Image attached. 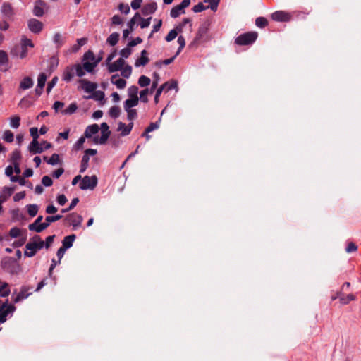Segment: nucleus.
<instances>
[{
	"label": "nucleus",
	"instance_id": "nucleus-1",
	"mask_svg": "<svg viewBox=\"0 0 361 361\" xmlns=\"http://www.w3.org/2000/svg\"><path fill=\"white\" fill-rule=\"evenodd\" d=\"M102 59V56L96 58L93 51L90 50L86 51L82 58V63L75 64L76 75L81 78L85 75L86 72L94 74L95 68Z\"/></svg>",
	"mask_w": 361,
	"mask_h": 361
},
{
	"label": "nucleus",
	"instance_id": "nucleus-2",
	"mask_svg": "<svg viewBox=\"0 0 361 361\" xmlns=\"http://www.w3.org/2000/svg\"><path fill=\"white\" fill-rule=\"evenodd\" d=\"M33 48L34 44L30 39L26 38L25 37H23L21 38L20 44L16 45L11 50V55L14 57H18L20 59H24L27 55V48Z\"/></svg>",
	"mask_w": 361,
	"mask_h": 361
},
{
	"label": "nucleus",
	"instance_id": "nucleus-3",
	"mask_svg": "<svg viewBox=\"0 0 361 361\" xmlns=\"http://www.w3.org/2000/svg\"><path fill=\"white\" fill-rule=\"evenodd\" d=\"M44 246V242L39 236H35L32 242L25 245L24 255L26 257H33L37 250H41Z\"/></svg>",
	"mask_w": 361,
	"mask_h": 361
},
{
	"label": "nucleus",
	"instance_id": "nucleus-4",
	"mask_svg": "<svg viewBox=\"0 0 361 361\" xmlns=\"http://www.w3.org/2000/svg\"><path fill=\"white\" fill-rule=\"evenodd\" d=\"M258 34L257 32H248L240 35L235 39V43L238 45L244 46L252 44L257 39Z\"/></svg>",
	"mask_w": 361,
	"mask_h": 361
},
{
	"label": "nucleus",
	"instance_id": "nucleus-5",
	"mask_svg": "<svg viewBox=\"0 0 361 361\" xmlns=\"http://www.w3.org/2000/svg\"><path fill=\"white\" fill-rule=\"evenodd\" d=\"M16 307L12 304L8 303V300L3 304L0 305V322L4 323L6 321L7 317L11 316L16 311Z\"/></svg>",
	"mask_w": 361,
	"mask_h": 361
},
{
	"label": "nucleus",
	"instance_id": "nucleus-6",
	"mask_svg": "<svg viewBox=\"0 0 361 361\" xmlns=\"http://www.w3.org/2000/svg\"><path fill=\"white\" fill-rule=\"evenodd\" d=\"M97 184V178L95 176H85L81 180L80 188L82 190L93 189Z\"/></svg>",
	"mask_w": 361,
	"mask_h": 361
},
{
	"label": "nucleus",
	"instance_id": "nucleus-7",
	"mask_svg": "<svg viewBox=\"0 0 361 361\" xmlns=\"http://www.w3.org/2000/svg\"><path fill=\"white\" fill-rule=\"evenodd\" d=\"M43 219L42 216H39L34 223L30 224L28 226V228L30 231H35L37 233H40L43 231L44 229H46L48 227V223L44 222L42 223V221Z\"/></svg>",
	"mask_w": 361,
	"mask_h": 361
},
{
	"label": "nucleus",
	"instance_id": "nucleus-8",
	"mask_svg": "<svg viewBox=\"0 0 361 361\" xmlns=\"http://www.w3.org/2000/svg\"><path fill=\"white\" fill-rule=\"evenodd\" d=\"M271 18L278 22H287L291 19V15L283 11H278L271 14Z\"/></svg>",
	"mask_w": 361,
	"mask_h": 361
},
{
	"label": "nucleus",
	"instance_id": "nucleus-9",
	"mask_svg": "<svg viewBox=\"0 0 361 361\" xmlns=\"http://www.w3.org/2000/svg\"><path fill=\"white\" fill-rule=\"evenodd\" d=\"M66 220L75 229L81 226L83 219L82 216L76 213H72L66 216Z\"/></svg>",
	"mask_w": 361,
	"mask_h": 361
},
{
	"label": "nucleus",
	"instance_id": "nucleus-10",
	"mask_svg": "<svg viewBox=\"0 0 361 361\" xmlns=\"http://www.w3.org/2000/svg\"><path fill=\"white\" fill-rule=\"evenodd\" d=\"M27 26L32 32L39 33L42 30L44 25L41 21L32 18L28 20Z\"/></svg>",
	"mask_w": 361,
	"mask_h": 361
},
{
	"label": "nucleus",
	"instance_id": "nucleus-11",
	"mask_svg": "<svg viewBox=\"0 0 361 361\" xmlns=\"http://www.w3.org/2000/svg\"><path fill=\"white\" fill-rule=\"evenodd\" d=\"M47 75L44 73H40L37 78V85L35 90V92L37 95L40 96L43 92L46 81Z\"/></svg>",
	"mask_w": 361,
	"mask_h": 361
},
{
	"label": "nucleus",
	"instance_id": "nucleus-12",
	"mask_svg": "<svg viewBox=\"0 0 361 361\" xmlns=\"http://www.w3.org/2000/svg\"><path fill=\"white\" fill-rule=\"evenodd\" d=\"M1 13L5 20H10L14 15V11L11 4L5 2L1 8Z\"/></svg>",
	"mask_w": 361,
	"mask_h": 361
},
{
	"label": "nucleus",
	"instance_id": "nucleus-13",
	"mask_svg": "<svg viewBox=\"0 0 361 361\" xmlns=\"http://www.w3.org/2000/svg\"><path fill=\"white\" fill-rule=\"evenodd\" d=\"M79 83L81 85V88L87 93H91L95 91L97 88V83L90 82L89 80L81 79L79 80Z\"/></svg>",
	"mask_w": 361,
	"mask_h": 361
},
{
	"label": "nucleus",
	"instance_id": "nucleus-14",
	"mask_svg": "<svg viewBox=\"0 0 361 361\" xmlns=\"http://www.w3.org/2000/svg\"><path fill=\"white\" fill-rule=\"evenodd\" d=\"M125 60L123 58H119L115 62L111 63L106 66L110 73H114L120 71L125 66Z\"/></svg>",
	"mask_w": 361,
	"mask_h": 361
},
{
	"label": "nucleus",
	"instance_id": "nucleus-15",
	"mask_svg": "<svg viewBox=\"0 0 361 361\" xmlns=\"http://www.w3.org/2000/svg\"><path fill=\"white\" fill-rule=\"evenodd\" d=\"M33 79L30 76L24 77L19 82L18 91H24L32 87Z\"/></svg>",
	"mask_w": 361,
	"mask_h": 361
},
{
	"label": "nucleus",
	"instance_id": "nucleus-16",
	"mask_svg": "<svg viewBox=\"0 0 361 361\" xmlns=\"http://www.w3.org/2000/svg\"><path fill=\"white\" fill-rule=\"evenodd\" d=\"M74 72L76 73L75 64L66 67L63 73V80L67 82H71L74 77Z\"/></svg>",
	"mask_w": 361,
	"mask_h": 361
},
{
	"label": "nucleus",
	"instance_id": "nucleus-17",
	"mask_svg": "<svg viewBox=\"0 0 361 361\" xmlns=\"http://www.w3.org/2000/svg\"><path fill=\"white\" fill-rule=\"evenodd\" d=\"M30 288L27 286H23L20 288L19 293L13 298V302L18 303L21 300L26 299L29 295L32 294V293H29Z\"/></svg>",
	"mask_w": 361,
	"mask_h": 361
},
{
	"label": "nucleus",
	"instance_id": "nucleus-18",
	"mask_svg": "<svg viewBox=\"0 0 361 361\" xmlns=\"http://www.w3.org/2000/svg\"><path fill=\"white\" fill-rule=\"evenodd\" d=\"M46 6V3L42 0H37L35 1V6L33 8V13L35 16L41 17L44 15V7Z\"/></svg>",
	"mask_w": 361,
	"mask_h": 361
},
{
	"label": "nucleus",
	"instance_id": "nucleus-19",
	"mask_svg": "<svg viewBox=\"0 0 361 361\" xmlns=\"http://www.w3.org/2000/svg\"><path fill=\"white\" fill-rule=\"evenodd\" d=\"M28 149L32 154H40L44 151L43 147L40 146L38 140H32L28 146Z\"/></svg>",
	"mask_w": 361,
	"mask_h": 361
},
{
	"label": "nucleus",
	"instance_id": "nucleus-20",
	"mask_svg": "<svg viewBox=\"0 0 361 361\" xmlns=\"http://www.w3.org/2000/svg\"><path fill=\"white\" fill-rule=\"evenodd\" d=\"M133 127V122H130L128 125H126L125 123H123L122 122H119L118 126V130L121 132V134L123 136H126V135H128L130 133Z\"/></svg>",
	"mask_w": 361,
	"mask_h": 361
},
{
	"label": "nucleus",
	"instance_id": "nucleus-21",
	"mask_svg": "<svg viewBox=\"0 0 361 361\" xmlns=\"http://www.w3.org/2000/svg\"><path fill=\"white\" fill-rule=\"evenodd\" d=\"M157 8V4L155 2H151L145 4L142 8V13L144 16H148L154 13Z\"/></svg>",
	"mask_w": 361,
	"mask_h": 361
},
{
	"label": "nucleus",
	"instance_id": "nucleus-22",
	"mask_svg": "<svg viewBox=\"0 0 361 361\" xmlns=\"http://www.w3.org/2000/svg\"><path fill=\"white\" fill-rule=\"evenodd\" d=\"M111 82L118 89H123L126 86V81L124 79L120 78L117 74L111 76Z\"/></svg>",
	"mask_w": 361,
	"mask_h": 361
},
{
	"label": "nucleus",
	"instance_id": "nucleus-23",
	"mask_svg": "<svg viewBox=\"0 0 361 361\" xmlns=\"http://www.w3.org/2000/svg\"><path fill=\"white\" fill-rule=\"evenodd\" d=\"M149 58L147 57V52L146 50L141 51V56L138 58L135 63L136 67L144 66L149 62Z\"/></svg>",
	"mask_w": 361,
	"mask_h": 361
},
{
	"label": "nucleus",
	"instance_id": "nucleus-24",
	"mask_svg": "<svg viewBox=\"0 0 361 361\" xmlns=\"http://www.w3.org/2000/svg\"><path fill=\"white\" fill-rule=\"evenodd\" d=\"M14 190L13 188L4 187L0 194V202H5Z\"/></svg>",
	"mask_w": 361,
	"mask_h": 361
},
{
	"label": "nucleus",
	"instance_id": "nucleus-25",
	"mask_svg": "<svg viewBox=\"0 0 361 361\" xmlns=\"http://www.w3.org/2000/svg\"><path fill=\"white\" fill-rule=\"evenodd\" d=\"M182 32V25H178L176 28L170 30V32L168 33V35L166 36V41L171 42L177 36L179 32Z\"/></svg>",
	"mask_w": 361,
	"mask_h": 361
},
{
	"label": "nucleus",
	"instance_id": "nucleus-26",
	"mask_svg": "<svg viewBox=\"0 0 361 361\" xmlns=\"http://www.w3.org/2000/svg\"><path fill=\"white\" fill-rule=\"evenodd\" d=\"M99 130L97 124H92L87 127L85 131V136L87 138L91 137L93 135L98 133Z\"/></svg>",
	"mask_w": 361,
	"mask_h": 361
},
{
	"label": "nucleus",
	"instance_id": "nucleus-27",
	"mask_svg": "<svg viewBox=\"0 0 361 361\" xmlns=\"http://www.w3.org/2000/svg\"><path fill=\"white\" fill-rule=\"evenodd\" d=\"M139 103V99L135 98H129L126 99L123 103L124 110H128L129 109H133Z\"/></svg>",
	"mask_w": 361,
	"mask_h": 361
},
{
	"label": "nucleus",
	"instance_id": "nucleus-28",
	"mask_svg": "<svg viewBox=\"0 0 361 361\" xmlns=\"http://www.w3.org/2000/svg\"><path fill=\"white\" fill-rule=\"evenodd\" d=\"M54 43L56 48H60L65 42V37L59 32L55 33L53 37Z\"/></svg>",
	"mask_w": 361,
	"mask_h": 361
},
{
	"label": "nucleus",
	"instance_id": "nucleus-29",
	"mask_svg": "<svg viewBox=\"0 0 361 361\" xmlns=\"http://www.w3.org/2000/svg\"><path fill=\"white\" fill-rule=\"evenodd\" d=\"M75 238V235H71L66 236L63 240L62 247L65 250L70 248L71 247H72Z\"/></svg>",
	"mask_w": 361,
	"mask_h": 361
},
{
	"label": "nucleus",
	"instance_id": "nucleus-30",
	"mask_svg": "<svg viewBox=\"0 0 361 361\" xmlns=\"http://www.w3.org/2000/svg\"><path fill=\"white\" fill-rule=\"evenodd\" d=\"M11 293L8 284L7 283H1L0 281V296H8Z\"/></svg>",
	"mask_w": 361,
	"mask_h": 361
},
{
	"label": "nucleus",
	"instance_id": "nucleus-31",
	"mask_svg": "<svg viewBox=\"0 0 361 361\" xmlns=\"http://www.w3.org/2000/svg\"><path fill=\"white\" fill-rule=\"evenodd\" d=\"M109 135H110V133L102 132V135L99 137H95L94 138V142L97 144H100V145L105 144L106 142L107 141Z\"/></svg>",
	"mask_w": 361,
	"mask_h": 361
},
{
	"label": "nucleus",
	"instance_id": "nucleus-32",
	"mask_svg": "<svg viewBox=\"0 0 361 361\" xmlns=\"http://www.w3.org/2000/svg\"><path fill=\"white\" fill-rule=\"evenodd\" d=\"M119 34L118 32H114L109 35L106 39V42L111 46L116 45L119 39Z\"/></svg>",
	"mask_w": 361,
	"mask_h": 361
},
{
	"label": "nucleus",
	"instance_id": "nucleus-33",
	"mask_svg": "<svg viewBox=\"0 0 361 361\" xmlns=\"http://www.w3.org/2000/svg\"><path fill=\"white\" fill-rule=\"evenodd\" d=\"M10 126L16 129L20 125V117L19 116H13L9 118Z\"/></svg>",
	"mask_w": 361,
	"mask_h": 361
},
{
	"label": "nucleus",
	"instance_id": "nucleus-34",
	"mask_svg": "<svg viewBox=\"0 0 361 361\" xmlns=\"http://www.w3.org/2000/svg\"><path fill=\"white\" fill-rule=\"evenodd\" d=\"M21 159V154L20 150L16 149L14 150L11 155L10 161L12 164L16 163H20Z\"/></svg>",
	"mask_w": 361,
	"mask_h": 361
},
{
	"label": "nucleus",
	"instance_id": "nucleus-35",
	"mask_svg": "<svg viewBox=\"0 0 361 361\" xmlns=\"http://www.w3.org/2000/svg\"><path fill=\"white\" fill-rule=\"evenodd\" d=\"M138 87L135 85H132L128 89V96L129 98L139 99L138 96Z\"/></svg>",
	"mask_w": 361,
	"mask_h": 361
},
{
	"label": "nucleus",
	"instance_id": "nucleus-36",
	"mask_svg": "<svg viewBox=\"0 0 361 361\" xmlns=\"http://www.w3.org/2000/svg\"><path fill=\"white\" fill-rule=\"evenodd\" d=\"M90 157L87 154H85L82 158L81 165H80V173H83L86 171L88 167Z\"/></svg>",
	"mask_w": 361,
	"mask_h": 361
},
{
	"label": "nucleus",
	"instance_id": "nucleus-37",
	"mask_svg": "<svg viewBox=\"0 0 361 361\" xmlns=\"http://www.w3.org/2000/svg\"><path fill=\"white\" fill-rule=\"evenodd\" d=\"M121 113V109L118 106H114L110 108L109 111V116L113 118H116L119 116Z\"/></svg>",
	"mask_w": 361,
	"mask_h": 361
},
{
	"label": "nucleus",
	"instance_id": "nucleus-38",
	"mask_svg": "<svg viewBox=\"0 0 361 361\" xmlns=\"http://www.w3.org/2000/svg\"><path fill=\"white\" fill-rule=\"evenodd\" d=\"M120 71L123 77L128 78L132 73V67L129 65H125Z\"/></svg>",
	"mask_w": 361,
	"mask_h": 361
},
{
	"label": "nucleus",
	"instance_id": "nucleus-39",
	"mask_svg": "<svg viewBox=\"0 0 361 361\" xmlns=\"http://www.w3.org/2000/svg\"><path fill=\"white\" fill-rule=\"evenodd\" d=\"M3 139L7 142H12L14 140V135L10 130H6L4 132Z\"/></svg>",
	"mask_w": 361,
	"mask_h": 361
},
{
	"label": "nucleus",
	"instance_id": "nucleus-40",
	"mask_svg": "<svg viewBox=\"0 0 361 361\" xmlns=\"http://www.w3.org/2000/svg\"><path fill=\"white\" fill-rule=\"evenodd\" d=\"M27 208L29 215L32 217L36 216L39 210V207L37 204H28Z\"/></svg>",
	"mask_w": 361,
	"mask_h": 361
},
{
	"label": "nucleus",
	"instance_id": "nucleus-41",
	"mask_svg": "<svg viewBox=\"0 0 361 361\" xmlns=\"http://www.w3.org/2000/svg\"><path fill=\"white\" fill-rule=\"evenodd\" d=\"M78 109V106L75 103H71L66 109H64L62 113L63 114H72L76 111Z\"/></svg>",
	"mask_w": 361,
	"mask_h": 361
},
{
	"label": "nucleus",
	"instance_id": "nucleus-42",
	"mask_svg": "<svg viewBox=\"0 0 361 361\" xmlns=\"http://www.w3.org/2000/svg\"><path fill=\"white\" fill-rule=\"evenodd\" d=\"M127 113V118L128 121H132L137 117V110L135 109H129L128 110H125Z\"/></svg>",
	"mask_w": 361,
	"mask_h": 361
},
{
	"label": "nucleus",
	"instance_id": "nucleus-43",
	"mask_svg": "<svg viewBox=\"0 0 361 361\" xmlns=\"http://www.w3.org/2000/svg\"><path fill=\"white\" fill-rule=\"evenodd\" d=\"M150 78L145 75H141L138 80V84L140 87H147L150 84Z\"/></svg>",
	"mask_w": 361,
	"mask_h": 361
},
{
	"label": "nucleus",
	"instance_id": "nucleus-44",
	"mask_svg": "<svg viewBox=\"0 0 361 361\" xmlns=\"http://www.w3.org/2000/svg\"><path fill=\"white\" fill-rule=\"evenodd\" d=\"M185 11L182 10L180 7L178 5L175 7H173L171 11V16L172 18H177L178 16H180L181 13H184Z\"/></svg>",
	"mask_w": 361,
	"mask_h": 361
},
{
	"label": "nucleus",
	"instance_id": "nucleus-45",
	"mask_svg": "<svg viewBox=\"0 0 361 361\" xmlns=\"http://www.w3.org/2000/svg\"><path fill=\"white\" fill-rule=\"evenodd\" d=\"M255 25L258 27L263 28L268 25V21L264 17H259L255 20Z\"/></svg>",
	"mask_w": 361,
	"mask_h": 361
},
{
	"label": "nucleus",
	"instance_id": "nucleus-46",
	"mask_svg": "<svg viewBox=\"0 0 361 361\" xmlns=\"http://www.w3.org/2000/svg\"><path fill=\"white\" fill-rule=\"evenodd\" d=\"M87 98H92L97 101H102L104 99V93L102 91H97L94 92L92 95L89 96Z\"/></svg>",
	"mask_w": 361,
	"mask_h": 361
},
{
	"label": "nucleus",
	"instance_id": "nucleus-47",
	"mask_svg": "<svg viewBox=\"0 0 361 361\" xmlns=\"http://www.w3.org/2000/svg\"><path fill=\"white\" fill-rule=\"evenodd\" d=\"M159 122L151 123L149 126L145 129V132L142 133V135H145L159 128Z\"/></svg>",
	"mask_w": 361,
	"mask_h": 361
},
{
	"label": "nucleus",
	"instance_id": "nucleus-48",
	"mask_svg": "<svg viewBox=\"0 0 361 361\" xmlns=\"http://www.w3.org/2000/svg\"><path fill=\"white\" fill-rule=\"evenodd\" d=\"M168 85V82H165L161 85L157 90L154 97L155 103L159 102V97L161 95V92L165 90L166 87Z\"/></svg>",
	"mask_w": 361,
	"mask_h": 361
},
{
	"label": "nucleus",
	"instance_id": "nucleus-49",
	"mask_svg": "<svg viewBox=\"0 0 361 361\" xmlns=\"http://www.w3.org/2000/svg\"><path fill=\"white\" fill-rule=\"evenodd\" d=\"M220 0H204L205 3H208L209 5L207 7L210 8L212 11H216Z\"/></svg>",
	"mask_w": 361,
	"mask_h": 361
},
{
	"label": "nucleus",
	"instance_id": "nucleus-50",
	"mask_svg": "<svg viewBox=\"0 0 361 361\" xmlns=\"http://www.w3.org/2000/svg\"><path fill=\"white\" fill-rule=\"evenodd\" d=\"M137 19H141L139 13H136L128 23V25L129 27V29H130V31L133 30V27L136 23Z\"/></svg>",
	"mask_w": 361,
	"mask_h": 361
},
{
	"label": "nucleus",
	"instance_id": "nucleus-51",
	"mask_svg": "<svg viewBox=\"0 0 361 361\" xmlns=\"http://www.w3.org/2000/svg\"><path fill=\"white\" fill-rule=\"evenodd\" d=\"M150 94L149 90L146 88L140 92V99L142 102L147 103L148 102L147 94Z\"/></svg>",
	"mask_w": 361,
	"mask_h": 361
},
{
	"label": "nucleus",
	"instance_id": "nucleus-52",
	"mask_svg": "<svg viewBox=\"0 0 361 361\" xmlns=\"http://www.w3.org/2000/svg\"><path fill=\"white\" fill-rule=\"evenodd\" d=\"M201 41L202 39H200L198 37H195L194 39L188 44V48L192 50L196 49L199 47Z\"/></svg>",
	"mask_w": 361,
	"mask_h": 361
},
{
	"label": "nucleus",
	"instance_id": "nucleus-53",
	"mask_svg": "<svg viewBox=\"0 0 361 361\" xmlns=\"http://www.w3.org/2000/svg\"><path fill=\"white\" fill-rule=\"evenodd\" d=\"M59 162V156L57 154H53L48 160H47V163L51 165H56Z\"/></svg>",
	"mask_w": 361,
	"mask_h": 361
},
{
	"label": "nucleus",
	"instance_id": "nucleus-54",
	"mask_svg": "<svg viewBox=\"0 0 361 361\" xmlns=\"http://www.w3.org/2000/svg\"><path fill=\"white\" fill-rule=\"evenodd\" d=\"M177 42H178V43L179 44V47H178V51L176 52V55H178L180 54V52L182 51V49L184 48V47L185 46V38L183 36H179L178 37Z\"/></svg>",
	"mask_w": 361,
	"mask_h": 361
},
{
	"label": "nucleus",
	"instance_id": "nucleus-55",
	"mask_svg": "<svg viewBox=\"0 0 361 361\" xmlns=\"http://www.w3.org/2000/svg\"><path fill=\"white\" fill-rule=\"evenodd\" d=\"M131 53H132V50H131L130 47H129L128 46L127 47L121 50V51H120L121 58H123V59H126L131 54Z\"/></svg>",
	"mask_w": 361,
	"mask_h": 361
},
{
	"label": "nucleus",
	"instance_id": "nucleus-56",
	"mask_svg": "<svg viewBox=\"0 0 361 361\" xmlns=\"http://www.w3.org/2000/svg\"><path fill=\"white\" fill-rule=\"evenodd\" d=\"M62 218L61 215H56V216H47L45 219L46 223H48V226L50 225L51 223L55 222Z\"/></svg>",
	"mask_w": 361,
	"mask_h": 361
},
{
	"label": "nucleus",
	"instance_id": "nucleus-57",
	"mask_svg": "<svg viewBox=\"0 0 361 361\" xmlns=\"http://www.w3.org/2000/svg\"><path fill=\"white\" fill-rule=\"evenodd\" d=\"M21 233L22 231L20 228L14 227L10 230L9 234L12 238H17L20 236Z\"/></svg>",
	"mask_w": 361,
	"mask_h": 361
},
{
	"label": "nucleus",
	"instance_id": "nucleus-58",
	"mask_svg": "<svg viewBox=\"0 0 361 361\" xmlns=\"http://www.w3.org/2000/svg\"><path fill=\"white\" fill-rule=\"evenodd\" d=\"M85 142V138L84 137H80L75 144L74 145V149L76 150H79L82 148L83 144Z\"/></svg>",
	"mask_w": 361,
	"mask_h": 361
},
{
	"label": "nucleus",
	"instance_id": "nucleus-59",
	"mask_svg": "<svg viewBox=\"0 0 361 361\" xmlns=\"http://www.w3.org/2000/svg\"><path fill=\"white\" fill-rule=\"evenodd\" d=\"M151 19L152 18L149 17L147 19H144V18H142L141 19H139L140 20V27L142 29H144V28H146V27H148L150 25V23H151Z\"/></svg>",
	"mask_w": 361,
	"mask_h": 361
},
{
	"label": "nucleus",
	"instance_id": "nucleus-60",
	"mask_svg": "<svg viewBox=\"0 0 361 361\" xmlns=\"http://www.w3.org/2000/svg\"><path fill=\"white\" fill-rule=\"evenodd\" d=\"M207 8H208V7L204 6L202 3H198L197 5L193 6L192 11L195 13H199L204 11Z\"/></svg>",
	"mask_w": 361,
	"mask_h": 361
},
{
	"label": "nucleus",
	"instance_id": "nucleus-61",
	"mask_svg": "<svg viewBox=\"0 0 361 361\" xmlns=\"http://www.w3.org/2000/svg\"><path fill=\"white\" fill-rule=\"evenodd\" d=\"M355 299V297L353 294H348L346 295V297H341L340 298V300L343 304H347L350 301L354 300Z\"/></svg>",
	"mask_w": 361,
	"mask_h": 361
},
{
	"label": "nucleus",
	"instance_id": "nucleus-62",
	"mask_svg": "<svg viewBox=\"0 0 361 361\" xmlns=\"http://www.w3.org/2000/svg\"><path fill=\"white\" fill-rule=\"evenodd\" d=\"M123 19L118 15H114L111 18V24L118 25L123 23Z\"/></svg>",
	"mask_w": 361,
	"mask_h": 361
},
{
	"label": "nucleus",
	"instance_id": "nucleus-63",
	"mask_svg": "<svg viewBox=\"0 0 361 361\" xmlns=\"http://www.w3.org/2000/svg\"><path fill=\"white\" fill-rule=\"evenodd\" d=\"M58 82V78L56 76L54 77L52 80L48 83L47 92L49 93L51 92L52 88L56 85Z\"/></svg>",
	"mask_w": 361,
	"mask_h": 361
},
{
	"label": "nucleus",
	"instance_id": "nucleus-64",
	"mask_svg": "<svg viewBox=\"0 0 361 361\" xmlns=\"http://www.w3.org/2000/svg\"><path fill=\"white\" fill-rule=\"evenodd\" d=\"M42 183L46 186V187H49V186H51L53 183V181H52V179L48 176H44L42 179Z\"/></svg>",
	"mask_w": 361,
	"mask_h": 361
}]
</instances>
